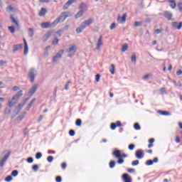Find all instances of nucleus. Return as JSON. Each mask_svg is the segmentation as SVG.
<instances>
[{
	"instance_id": "obj_1",
	"label": "nucleus",
	"mask_w": 182,
	"mask_h": 182,
	"mask_svg": "<svg viewBox=\"0 0 182 182\" xmlns=\"http://www.w3.org/2000/svg\"><path fill=\"white\" fill-rule=\"evenodd\" d=\"M112 156H114V157L118 159V164H123V163H124V160H123V159H126V157H127V154H122V151H120V150L118 149L112 152Z\"/></svg>"
},
{
	"instance_id": "obj_2",
	"label": "nucleus",
	"mask_w": 182,
	"mask_h": 182,
	"mask_svg": "<svg viewBox=\"0 0 182 182\" xmlns=\"http://www.w3.org/2000/svg\"><path fill=\"white\" fill-rule=\"evenodd\" d=\"M21 96H23L22 90L18 91L16 95L13 96L11 100H9V107L10 108L14 107V106L16 105V101L19 100V97H21Z\"/></svg>"
},
{
	"instance_id": "obj_3",
	"label": "nucleus",
	"mask_w": 182,
	"mask_h": 182,
	"mask_svg": "<svg viewBox=\"0 0 182 182\" xmlns=\"http://www.w3.org/2000/svg\"><path fill=\"white\" fill-rule=\"evenodd\" d=\"M77 50V47L75 45H73L65 50V53H67L68 58H73Z\"/></svg>"
},
{
	"instance_id": "obj_4",
	"label": "nucleus",
	"mask_w": 182,
	"mask_h": 182,
	"mask_svg": "<svg viewBox=\"0 0 182 182\" xmlns=\"http://www.w3.org/2000/svg\"><path fill=\"white\" fill-rule=\"evenodd\" d=\"M67 17L68 15H66V13H62L61 15L53 21V24L56 26L60 22H65Z\"/></svg>"
},
{
	"instance_id": "obj_5",
	"label": "nucleus",
	"mask_w": 182,
	"mask_h": 182,
	"mask_svg": "<svg viewBox=\"0 0 182 182\" xmlns=\"http://www.w3.org/2000/svg\"><path fill=\"white\" fill-rule=\"evenodd\" d=\"M56 26V24H54L53 22H44L41 24V27L42 29H48V28H55Z\"/></svg>"
},
{
	"instance_id": "obj_6",
	"label": "nucleus",
	"mask_w": 182,
	"mask_h": 182,
	"mask_svg": "<svg viewBox=\"0 0 182 182\" xmlns=\"http://www.w3.org/2000/svg\"><path fill=\"white\" fill-rule=\"evenodd\" d=\"M92 23H93V19L89 18L88 20H86L81 23L82 28L86 29V28H87V26H90Z\"/></svg>"
},
{
	"instance_id": "obj_7",
	"label": "nucleus",
	"mask_w": 182,
	"mask_h": 182,
	"mask_svg": "<svg viewBox=\"0 0 182 182\" xmlns=\"http://www.w3.org/2000/svg\"><path fill=\"white\" fill-rule=\"evenodd\" d=\"M63 50H60L59 53H58L53 58V63H56L58 60H60L62 58V55H63Z\"/></svg>"
},
{
	"instance_id": "obj_8",
	"label": "nucleus",
	"mask_w": 182,
	"mask_h": 182,
	"mask_svg": "<svg viewBox=\"0 0 182 182\" xmlns=\"http://www.w3.org/2000/svg\"><path fill=\"white\" fill-rule=\"evenodd\" d=\"M36 75V70L34 68H31L28 73V77H30L31 82H35V75Z\"/></svg>"
},
{
	"instance_id": "obj_9",
	"label": "nucleus",
	"mask_w": 182,
	"mask_h": 182,
	"mask_svg": "<svg viewBox=\"0 0 182 182\" xmlns=\"http://www.w3.org/2000/svg\"><path fill=\"white\" fill-rule=\"evenodd\" d=\"M135 157L139 159H143L144 157V151L143 149H137L135 152Z\"/></svg>"
},
{
	"instance_id": "obj_10",
	"label": "nucleus",
	"mask_w": 182,
	"mask_h": 182,
	"mask_svg": "<svg viewBox=\"0 0 182 182\" xmlns=\"http://www.w3.org/2000/svg\"><path fill=\"white\" fill-rule=\"evenodd\" d=\"M127 18V14L125 13L123 14L122 17H120V16H118L117 21L119 23H124L126 22Z\"/></svg>"
},
{
	"instance_id": "obj_11",
	"label": "nucleus",
	"mask_w": 182,
	"mask_h": 182,
	"mask_svg": "<svg viewBox=\"0 0 182 182\" xmlns=\"http://www.w3.org/2000/svg\"><path fill=\"white\" fill-rule=\"evenodd\" d=\"M10 154H11V152H9L7 154H6L4 156V157L2 159L0 160V167H4V165L5 164L6 161L8 160Z\"/></svg>"
},
{
	"instance_id": "obj_12",
	"label": "nucleus",
	"mask_w": 182,
	"mask_h": 182,
	"mask_svg": "<svg viewBox=\"0 0 182 182\" xmlns=\"http://www.w3.org/2000/svg\"><path fill=\"white\" fill-rule=\"evenodd\" d=\"M102 45H103V37L100 36L97 43V48H96L97 50H100V48H102Z\"/></svg>"
},
{
	"instance_id": "obj_13",
	"label": "nucleus",
	"mask_w": 182,
	"mask_h": 182,
	"mask_svg": "<svg viewBox=\"0 0 182 182\" xmlns=\"http://www.w3.org/2000/svg\"><path fill=\"white\" fill-rule=\"evenodd\" d=\"M154 163H159V158L155 157V158H154L153 160L146 161V166H153V164H154Z\"/></svg>"
},
{
	"instance_id": "obj_14",
	"label": "nucleus",
	"mask_w": 182,
	"mask_h": 182,
	"mask_svg": "<svg viewBox=\"0 0 182 182\" xmlns=\"http://www.w3.org/2000/svg\"><path fill=\"white\" fill-rule=\"evenodd\" d=\"M164 16H165V18H166V19H168V21H173V14H171V12L165 11L164 13Z\"/></svg>"
},
{
	"instance_id": "obj_15",
	"label": "nucleus",
	"mask_w": 182,
	"mask_h": 182,
	"mask_svg": "<svg viewBox=\"0 0 182 182\" xmlns=\"http://www.w3.org/2000/svg\"><path fill=\"white\" fill-rule=\"evenodd\" d=\"M24 42V51L23 55H28V52H29V48L28 47V43L26 42V40L23 38Z\"/></svg>"
},
{
	"instance_id": "obj_16",
	"label": "nucleus",
	"mask_w": 182,
	"mask_h": 182,
	"mask_svg": "<svg viewBox=\"0 0 182 182\" xmlns=\"http://www.w3.org/2000/svg\"><path fill=\"white\" fill-rule=\"evenodd\" d=\"M172 26H173V28H176V29L180 30L182 28V22H180L178 24V22L174 21L172 23Z\"/></svg>"
},
{
	"instance_id": "obj_17",
	"label": "nucleus",
	"mask_w": 182,
	"mask_h": 182,
	"mask_svg": "<svg viewBox=\"0 0 182 182\" xmlns=\"http://www.w3.org/2000/svg\"><path fill=\"white\" fill-rule=\"evenodd\" d=\"M37 89L38 85H34L29 91V94L31 95V96H33V94L35 93V92H36Z\"/></svg>"
},
{
	"instance_id": "obj_18",
	"label": "nucleus",
	"mask_w": 182,
	"mask_h": 182,
	"mask_svg": "<svg viewBox=\"0 0 182 182\" xmlns=\"http://www.w3.org/2000/svg\"><path fill=\"white\" fill-rule=\"evenodd\" d=\"M80 11H82V12H86L87 11V6L85 4V3H81L80 5Z\"/></svg>"
},
{
	"instance_id": "obj_19",
	"label": "nucleus",
	"mask_w": 182,
	"mask_h": 182,
	"mask_svg": "<svg viewBox=\"0 0 182 182\" xmlns=\"http://www.w3.org/2000/svg\"><path fill=\"white\" fill-rule=\"evenodd\" d=\"M74 2L75 0H68L67 3L63 6V9H68V8H69L72 4H74Z\"/></svg>"
},
{
	"instance_id": "obj_20",
	"label": "nucleus",
	"mask_w": 182,
	"mask_h": 182,
	"mask_svg": "<svg viewBox=\"0 0 182 182\" xmlns=\"http://www.w3.org/2000/svg\"><path fill=\"white\" fill-rule=\"evenodd\" d=\"M48 12V10L45 8H41V11L38 13L39 16H45Z\"/></svg>"
},
{
	"instance_id": "obj_21",
	"label": "nucleus",
	"mask_w": 182,
	"mask_h": 182,
	"mask_svg": "<svg viewBox=\"0 0 182 182\" xmlns=\"http://www.w3.org/2000/svg\"><path fill=\"white\" fill-rule=\"evenodd\" d=\"M22 48H23L22 44L14 45L13 46V49H14L13 50H14V52H16L18 50H21V49H22Z\"/></svg>"
},
{
	"instance_id": "obj_22",
	"label": "nucleus",
	"mask_w": 182,
	"mask_h": 182,
	"mask_svg": "<svg viewBox=\"0 0 182 182\" xmlns=\"http://www.w3.org/2000/svg\"><path fill=\"white\" fill-rule=\"evenodd\" d=\"M122 177L124 182H132V178L127 173H124Z\"/></svg>"
},
{
	"instance_id": "obj_23",
	"label": "nucleus",
	"mask_w": 182,
	"mask_h": 182,
	"mask_svg": "<svg viewBox=\"0 0 182 182\" xmlns=\"http://www.w3.org/2000/svg\"><path fill=\"white\" fill-rule=\"evenodd\" d=\"M10 19H11V22L13 23H15V25L16 26H19V23H18V21H16V19H15V18L14 17V15H11L10 16Z\"/></svg>"
},
{
	"instance_id": "obj_24",
	"label": "nucleus",
	"mask_w": 182,
	"mask_h": 182,
	"mask_svg": "<svg viewBox=\"0 0 182 182\" xmlns=\"http://www.w3.org/2000/svg\"><path fill=\"white\" fill-rule=\"evenodd\" d=\"M83 14H85V12H83L82 11L80 10V11H78L76 14H75V19H79V18H80L81 16H83Z\"/></svg>"
},
{
	"instance_id": "obj_25",
	"label": "nucleus",
	"mask_w": 182,
	"mask_h": 182,
	"mask_svg": "<svg viewBox=\"0 0 182 182\" xmlns=\"http://www.w3.org/2000/svg\"><path fill=\"white\" fill-rule=\"evenodd\" d=\"M7 12H16V9L15 7H12L11 6H9L6 8Z\"/></svg>"
},
{
	"instance_id": "obj_26",
	"label": "nucleus",
	"mask_w": 182,
	"mask_h": 182,
	"mask_svg": "<svg viewBox=\"0 0 182 182\" xmlns=\"http://www.w3.org/2000/svg\"><path fill=\"white\" fill-rule=\"evenodd\" d=\"M159 113L162 114V116H171V113L167 111H159Z\"/></svg>"
},
{
	"instance_id": "obj_27",
	"label": "nucleus",
	"mask_w": 182,
	"mask_h": 182,
	"mask_svg": "<svg viewBox=\"0 0 182 182\" xmlns=\"http://www.w3.org/2000/svg\"><path fill=\"white\" fill-rule=\"evenodd\" d=\"M170 6L171 8H172V9H176V6H177V4H176V1H171L170 2Z\"/></svg>"
},
{
	"instance_id": "obj_28",
	"label": "nucleus",
	"mask_w": 182,
	"mask_h": 182,
	"mask_svg": "<svg viewBox=\"0 0 182 182\" xmlns=\"http://www.w3.org/2000/svg\"><path fill=\"white\" fill-rule=\"evenodd\" d=\"M114 70H115L114 65L112 64L111 66L109 67V72L111 75H113L114 73Z\"/></svg>"
},
{
	"instance_id": "obj_29",
	"label": "nucleus",
	"mask_w": 182,
	"mask_h": 182,
	"mask_svg": "<svg viewBox=\"0 0 182 182\" xmlns=\"http://www.w3.org/2000/svg\"><path fill=\"white\" fill-rule=\"evenodd\" d=\"M28 35L30 36V38H33V28H28Z\"/></svg>"
},
{
	"instance_id": "obj_30",
	"label": "nucleus",
	"mask_w": 182,
	"mask_h": 182,
	"mask_svg": "<svg viewBox=\"0 0 182 182\" xmlns=\"http://www.w3.org/2000/svg\"><path fill=\"white\" fill-rule=\"evenodd\" d=\"M49 49H50V46H47L46 47L45 50H44V56H48V55H49V53H48Z\"/></svg>"
},
{
	"instance_id": "obj_31",
	"label": "nucleus",
	"mask_w": 182,
	"mask_h": 182,
	"mask_svg": "<svg viewBox=\"0 0 182 182\" xmlns=\"http://www.w3.org/2000/svg\"><path fill=\"white\" fill-rule=\"evenodd\" d=\"M52 34L50 33H47L44 36H43V41H48L49 38H50Z\"/></svg>"
},
{
	"instance_id": "obj_32",
	"label": "nucleus",
	"mask_w": 182,
	"mask_h": 182,
	"mask_svg": "<svg viewBox=\"0 0 182 182\" xmlns=\"http://www.w3.org/2000/svg\"><path fill=\"white\" fill-rule=\"evenodd\" d=\"M83 30H85V28H82V25H80V27L77 28L76 32L77 33H82V32H83Z\"/></svg>"
},
{
	"instance_id": "obj_33",
	"label": "nucleus",
	"mask_w": 182,
	"mask_h": 182,
	"mask_svg": "<svg viewBox=\"0 0 182 182\" xmlns=\"http://www.w3.org/2000/svg\"><path fill=\"white\" fill-rule=\"evenodd\" d=\"M128 48H129V46H127V43L124 44L122 48V52H126V50H127Z\"/></svg>"
},
{
	"instance_id": "obj_34",
	"label": "nucleus",
	"mask_w": 182,
	"mask_h": 182,
	"mask_svg": "<svg viewBox=\"0 0 182 182\" xmlns=\"http://www.w3.org/2000/svg\"><path fill=\"white\" fill-rule=\"evenodd\" d=\"M116 166V162L114 161H111L109 162V168H114V167Z\"/></svg>"
},
{
	"instance_id": "obj_35",
	"label": "nucleus",
	"mask_w": 182,
	"mask_h": 182,
	"mask_svg": "<svg viewBox=\"0 0 182 182\" xmlns=\"http://www.w3.org/2000/svg\"><path fill=\"white\" fill-rule=\"evenodd\" d=\"M134 128L136 129V130H140L141 129V127H140V125L139 124V123H135L134 124Z\"/></svg>"
},
{
	"instance_id": "obj_36",
	"label": "nucleus",
	"mask_w": 182,
	"mask_h": 182,
	"mask_svg": "<svg viewBox=\"0 0 182 182\" xmlns=\"http://www.w3.org/2000/svg\"><path fill=\"white\" fill-rule=\"evenodd\" d=\"M143 25V22L141 21H135L134 23V26L137 27V26H141Z\"/></svg>"
},
{
	"instance_id": "obj_37",
	"label": "nucleus",
	"mask_w": 182,
	"mask_h": 182,
	"mask_svg": "<svg viewBox=\"0 0 182 182\" xmlns=\"http://www.w3.org/2000/svg\"><path fill=\"white\" fill-rule=\"evenodd\" d=\"M36 160H39V159H42V153L38 152L36 154Z\"/></svg>"
},
{
	"instance_id": "obj_38",
	"label": "nucleus",
	"mask_w": 182,
	"mask_h": 182,
	"mask_svg": "<svg viewBox=\"0 0 182 182\" xmlns=\"http://www.w3.org/2000/svg\"><path fill=\"white\" fill-rule=\"evenodd\" d=\"M11 114V108L6 107L4 110V114Z\"/></svg>"
},
{
	"instance_id": "obj_39",
	"label": "nucleus",
	"mask_w": 182,
	"mask_h": 182,
	"mask_svg": "<svg viewBox=\"0 0 182 182\" xmlns=\"http://www.w3.org/2000/svg\"><path fill=\"white\" fill-rule=\"evenodd\" d=\"M8 29H9V31H10V32L11 33H15V27H14V26H9Z\"/></svg>"
},
{
	"instance_id": "obj_40",
	"label": "nucleus",
	"mask_w": 182,
	"mask_h": 182,
	"mask_svg": "<svg viewBox=\"0 0 182 182\" xmlns=\"http://www.w3.org/2000/svg\"><path fill=\"white\" fill-rule=\"evenodd\" d=\"M131 61H132L133 63H136V55H135L134 54L132 55V57H131Z\"/></svg>"
},
{
	"instance_id": "obj_41",
	"label": "nucleus",
	"mask_w": 182,
	"mask_h": 182,
	"mask_svg": "<svg viewBox=\"0 0 182 182\" xmlns=\"http://www.w3.org/2000/svg\"><path fill=\"white\" fill-rule=\"evenodd\" d=\"M12 180H13V178L11 176H8L5 178V181H6V182H11V181H12Z\"/></svg>"
},
{
	"instance_id": "obj_42",
	"label": "nucleus",
	"mask_w": 182,
	"mask_h": 182,
	"mask_svg": "<svg viewBox=\"0 0 182 182\" xmlns=\"http://www.w3.org/2000/svg\"><path fill=\"white\" fill-rule=\"evenodd\" d=\"M139 160H135L132 162V166H139Z\"/></svg>"
},
{
	"instance_id": "obj_43",
	"label": "nucleus",
	"mask_w": 182,
	"mask_h": 182,
	"mask_svg": "<svg viewBox=\"0 0 182 182\" xmlns=\"http://www.w3.org/2000/svg\"><path fill=\"white\" fill-rule=\"evenodd\" d=\"M18 171H16V170H14V171H13L11 172V176H12L13 177H16V176H18Z\"/></svg>"
},
{
	"instance_id": "obj_44",
	"label": "nucleus",
	"mask_w": 182,
	"mask_h": 182,
	"mask_svg": "<svg viewBox=\"0 0 182 182\" xmlns=\"http://www.w3.org/2000/svg\"><path fill=\"white\" fill-rule=\"evenodd\" d=\"M76 126H82V119H78L75 122Z\"/></svg>"
},
{
	"instance_id": "obj_45",
	"label": "nucleus",
	"mask_w": 182,
	"mask_h": 182,
	"mask_svg": "<svg viewBox=\"0 0 182 182\" xmlns=\"http://www.w3.org/2000/svg\"><path fill=\"white\" fill-rule=\"evenodd\" d=\"M117 127V125L116 124V123L111 124V130H116Z\"/></svg>"
},
{
	"instance_id": "obj_46",
	"label": "nucleus",
	"mask_w": 182,
	"mask_h": 182,
	"mask_svg": "<svg viewBox=\"0 0 182 182\" xmlns=\"http://www.w3.org/2000/svg\"><path fill=\"white\" fill-rule=\"evenodd\" d=\"M23 106H25V103L19 104L16 108L21 111V110H22V108L23 107Z\"/></svg>"
},
{
	"instance_id": "obj_47",
	"label": "nucleus",
	"mask_w": 182,
	"mask_h": 182,
	"mask_svg": "<svg viewBox=\"0 0 182 182\" xmlns=\"http://www.w3.org/2000/svg\"><path fill=\"white\" fill-rule=\"evenodd\" d=\"M47 161H48V163H52V161H53V156H48Z\"/></svg>"
},
{
	"instance_id": "obj_48",
	"label": "nucleus",
	"mask_w": 182,
	"mask_h": 182,
	"mask_svg": "<svg viewBox=\"0 0 182 182\" xmlns=\"http://www.w3.org/2000/svg\"><path fill=\"white\" fill-rule=\"evenodd\" d=\"M178 8L180 11V12H182V2L180 1L178 4Z\"/></svg>"
},
{
	"instance_id": "obj_49",
	"label": "nucleus",
	"mask_w": 182,
	"mask_h": 182,
	"mask_svg": "<svg viewBox=\"0 0 182 182\" xmlns=\"http://www.w3.org/2000/svg\"><path fill=\"white\" fill-rule=\"evenodd\" d=\"M33 171H38L39 166L38 165H33L32 167Z\"/></svg>"
},
{
	"instance_id": "obj_50",
	"label": "nucleus",
	"mask_w": 182,
	"mask_h": 182,
	"mask_svg": "<svg viewBox=\"0 0 182 182\" xmlns=\"http://www.w3.org/2000/svg\"><path fill=\"white\" fill-rule=\"evenodd\" d=\"M95 80H96V82H100V74H97L95 75Z\"/></svg>"
},
{
	"instance_id": "obj_51",
	"label": "nucleus",
	"mask_w": 182,
	"mask_h": 182,
	"mask_svg": "<svg viewBox=\"0 0 182 182\" xmlns=\"http://www.w3.org/2000/svg\"><path fill=\"white\" fill-rule=\"evenodd\" d=\"M59 43V39H58V38H55V40L54 41H53V42H52V43H53V45H58V43Z\"/></svg>"
},
{
	"instance_id": "obj_52",
	"label": "nucleus",
	"mask_w": 182,
	"mask_h": 182,
	"mask_svg": "<svg viewBox=\"0 0 182 182\" xmlns=\"http://www.w3.org/2000/svg\"><path fill=\"white\" fill-rule=\"evenodd\" d=\"M26 161L28 162L29 164L33 163V158L29 157L27 159Z\"/></svg>"
},
{
	"instance_id": "obj_53",
	"label": "nucleus",
	"mask_w": 182,
	"mask_h": 182,
	"mask_svg": "<svg viewBox=\"0 0 182 182\" xmlns=\"http://www.w3.org/2000/svg\"><path fill=\"white\" fill-rule=\"evenodd\" d=\"M114 28H116V23H112L109 27V28L111 29V31H113V29H114Z\"/></svg>"
},
{
	"instance_id": "obj_54",
	"label": "nucleus",
	"mask_w": 182,
	"mask_h": 182,
	"mask_svg": "<svg viewBox=\"0 0 182 182\" xmlns=\"http://www.w3.org/2000/svg\"><path fill=\"white\" fill-rule=\"evenodd\" d=\"M135 145L134 144H129V150H134Z\"/></svg>"
},
{
	"instance_id": "obj_55",
	"label": "nucleus",
	"mask_w": 182,
	"mask_h": 182,
	"mask_svg": "<svg viewBox=\"0 0 182 182\" xmlns=\"http://www.w3.org/2000/svg\"><path fill=\"white\" fill-rule=\"evenodd\" d=\"M55 181H56V182H62V177H60V176H57V177L55 178Z\"/></svg>"
},
{
	"instance_id": "obj_56",
	"label": "nucleus",
	"mask_w": 182,
	"mask_h": 182,
	"mask_svg": "<svg viewBox=\"0 0 182 182\" xmlns=\"http://www.w3.org/2000/svg\"><path fill=\"white\" fill-rule=\"evenodd\" d=\"M33 102H35V99L32 100V101L28 104V109L32 107V105H33Z\"/></svg>"
},
{
	"instance_id": "obj_57",
	"label": "nucleus",
	"mask_w": 182,
	"mask_h": 182,
	"mask_svg": "<svg viewBox=\"0 0 182 182\" xmlns=\"http://www.w3.org/2000/svg\"><path fill=\"white\" fill-rule=\"evenodd\" d=\"M19 112H21V111L19 110V109L16 108V109H14V114L16 116V115H18V114L19 113Z\"/></svg>"
},
{
	"instance_id": "obj_58",
	"label": "nucleus",
	"mask_w": 182,
	"mask_h": 182,
	"mask_svg": "<svg viewBox=\"0 0 182 182\" xmlns=\"http://www.w3.org/2000/svg\"><path fill=\"white\" fill-rule=\"evenodd\" d=\"M69 134H70V136H75V131H74V130H72V129L70 130Z\"/></svg>"
},
{
	"instance_id": "obj_59",
	"label": "nucleus",
	"mask_w": 182,
	"mask_h": 182,
	"mask_svg": "<svg viewBox=\"0 0 182 182\" xmlns=\"http://www.w3.org/2000/svg\"><path fill=\"white\" fill-rule=\"evenodd\" d=\"M160 92L161 95H166V88H161Z\"/></svg>"
},
{
	"instance_id": "obj_60",
	"label": "nucleus",
	"mask_w": 182,
	"mask_h": 182,
	"mask_svg": "<svg viewBox=\"0 0 182 182\" xmlns=\"http://www.w3.org/2000/svg\"><path fill=\"white\" fill-rule=\"evenodd\" d=\"M69 83H70V81H69L65 86V90H69Z\"/></svg>"
},
{
	"instance_id": "obj_61",
	"label": "nucleus",
	"mask_w": 182,
	"mask_h": 182,
	"mask_svg": "<svg viewBox=\"0 0 182 182\" xmlns=\"http://www.w3.org/2000/svg\"><path fill=\"white\" fill-rule=\"evenodd\" d=\"M6 63V61H4L2 60H0V66H4Z\"/></svg>"
},
{
	"instance_id": "obj_62",
	"label": "nucleus",
	"mask_w": 182,
	"mask_h": 182,
	"mask_svg": "<svg viewBox=\"0 0 182 182\" xmlns=\"http://www.w3.org/2000/svg\"><path fill=\"white\" fill-rule=\"evenodd\" d=\"M18 90H19V87L18 86H15L12 88V90H14V92H16Z\"/></svg>"
},
{
	"instance_id": "obj_63",
	"label": "nucleus",
	"mask_w": 182,
	"mask_h": 182,
	"mask_svg": "<svg viewBox=\"0 0 182 182\" xmlns=\"http://www.w3.org/2000/svg\"><path fill=\"white\" fill-rule=\"evenodd\" d=\"M117 127H120L122 126V122L120 121H117L116 123Z\"/></svg>"
},
{
	"instance_id": "obj_64",
	"label": "nucleus",
	"mask_w": 182,
	"mask_h": 182,
	"mask_svg": "<svg viewBox=\"0 0 182 182\" xmlns=\"http://www.w3.org/2000/svg\"><path fill=\"white\" fill-rule=\"evenodd\" d=\"M176 75L177 76H180L182 75V70H179L176 72Z\"/></svg>"
}]
</instances>
